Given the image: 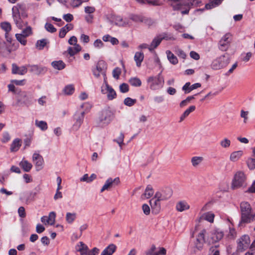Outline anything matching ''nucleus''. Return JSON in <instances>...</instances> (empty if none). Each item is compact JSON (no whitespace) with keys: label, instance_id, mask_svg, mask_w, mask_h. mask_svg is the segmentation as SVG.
<instances>
[{"label":"nucleus","instance_id":"nucleus-1","mask_svg":"<svg viewBox=\"0 0 255 255\" xmlns=\"http://www.w3.org/2000/svg\"><path fill=\"white\" fill-rule=\"evenodd\" d=\"M16 102L15 105L18 107H28L32 104V96L28 92L24 91H19L16 96Z\"/></svg>","mask_w":255,"mask_h":255},{"label":"nucleus","instance_id":"nucleus-2","mask_svg":"<svg viewBox=\"0 0 255 255\" xmlns=\"http://www.w3.org/2000/svg\"><path fill=\"white\" fill-rule=\"evenodd\" d=\"M147 82L150 83V87L152 90H155L162 86L164 83L163 77L159 73L157 77H150Z\"/></svg>","mask_w":255,"mask_h":255},{"label":"nucleus","instance_id":"nucleus-3","mask_svg":"<svg viewBox=\"0 0 255 255\" xmlns=\"http://www.w3.org/2000/svg\"><path fill=\"white\" fill-rule=\"evenodd\" d=\"M229 62L228 55H224L215 60L212 64V67L214 69H220L226 67Z\"/></svg>","mask_w":255,"mask_h":255},{"label":"nucleus","instance_id":"nucleus-4","mask_svg":"<svg viewBox=\"0 0 255 255\" xmlns=\"http://www.w3.org/2000/svg\"><path fill=\"white\" fill-rule=\"evenodd\" d=\"M17 48V45L15 43L9 44L5 42H0V52L3 56H6L10 54L12 51H15Z\"/></svg>","mask_w":255,"mask_h":255},{"label":"nucleus","instance_id":"nucleus-5","mask_svg":"<svg viewBox=\"0 0 255 255\" xmlns=\"http://www.w3.org/2000/svg\"><path fill=\"white\" fill-rule=\"evenodd\" d=\"M207 234L206 230L203 229L198 234L196 240L194 242L195 248L198 250L202 249L204 244L207 243V239H205V236Z\"/></svg>","mask_w":255,"mask_h":255},{"label":"nucleus","instance_id":"nucleus-6","mask_svg":"<svg viewBox=\"0 0 255 255\" xmlns=\"http://www.w3.org/2000/svg\"><path fill=\"white\" fill-rule=\"evenodd\" d=\"M112 113L110 111L105 110L103 111L98 120V124L101 126H104L108 125L111 121Z\"/></svg>","mask_w":255,"mask_h":255},{"label":"nucleus","instance_id":"nucleus-7","mask_svg":"<svg viewBox=\"0 0 255 255\" xmlns=\"http://www.w3.org/2000/svg\"><path fill=\"white\" fill-rule=\"evenodd\" d=\"M224 236L223 232L219 229L213 231L207 238V243L213 244L221 240Z\"/></svg>","mask_w":255,"mask_h":255},{"label":"nucleus","instance_id":"nucleus-8","mask_svg":"<svg viewBox=\"0 0 255 255\" xmlns=\"http://www.w3.org/2000/svg\"><path fill=\"white\" fill-rule=\"evenodd\" d=\"M109 19L111 23H114L115 25L119 26H126L130 24L128 20L126 19H123L121 16L112 14Z\"/></svg>","mask_w":255,"mask_h":255},{"label":"nucleus","instance_id":"nucleus-9","mask_svg":"<svg viewBox=\"0 0 255 255\" xmlns=\"http://www.w3.org/2000/svg\"><path fill=\"white\" fill-rule=\"evenodd\" d=\"M172 195V190L170 188L167 187L160 191H157L155 194V198L160 199L161 201L169 199Z\"/></svg>","mask_w":255,"mask_h":255},{"label":"nucleus","instance_id":"nucleus-10","mask_svg":"<svg viewBox=\"0 0 255 255\" xmlns=\"http://www.w3.org/2000/svg\"><path fill=\"white\" fill-rule=\"evenodd\" d=\"M241 215L240 225L241 224H249L255 221V218L254 217V213L252 210L241 213Z\"/></svg>","mask_w":255,"mask_h":255},{"label":"nucleus","instance_id":"nucleus-11","mask_svg":"<svg viewBox=\"0 0 255 255\" xmlns=\"http://www.w3.org/2000/svg\"><path fill=\"white\" fill-rule=\"evenodd\" d=\"M120 182V179L119 177H117L115 179L112 178H108L105 184L103 185L101 189V192H104L105 190H108L112 188L114 185H118Z\"/></svg>","mask_w":255,"mask_h":255},{"label":"nucleus","instance_id":"nucleus-12","mask_svg":"<svg viewBox=\"0 0 255 255\" xmlns=\"http://www.w3.org/2000/svg\"><path fill=\"white\" fill-rule=\"evenodd\" d=\"M160 199L155 198V196L150 201L149 203L151 208L152 213L154 214H158L161 210Z\"/></svg>","mask_w":255,"mask_h":255},{"label":"nucleus","instance_id":"nucleus-13","mask_svg":"<svg viewBox=\"0 0 255 255\" xmlns=\"http://www.w3.org/2000/svg\"><path fill=\"white\" fill-rule=\"evenodd\" d=\"M84 112H77L74 116V119L75 121L73 125V130H77L80 127L84 117Z\"/></svg>","mask_w":255,"mask_h":255},{"label":"nucleus","instance_id":"nucleus-14","mask_svg":"<svg viewBox=\"0 0 255 255\" xmlns=\"http://www.w3.org/2000/svg\"><path fill=\"white\" fill-rule=\"evenodd\" d=\"M25 10L26 7L24 4L22 3H17L12 8V14L21 15L23 18L27 16Z\"/></svg>","mask_w":255,"mask_h":255},{"label":"nucleus","instance_id":"nucleus-15","mask_svg":"<svg viewBox=\"0 0 255 255\" xmlns=\"http://www.w3.org/2000/svg\"><path fill=\"white\" fill-rule=\"evenodd\" d=\"M32 160L37 171H39L42 169L44 160L41 155L38 153H34L32 156Z\"/></svg>","mask_w":255,"mask_h":255},{"label":"nucleus","instance_id":"nucleus-16","mask_svg":"<svg viewBox=\"0 0 255 255\" xmlns=\"http://www.w3.org/2000/svg\"><path fill=\"white\" fill-rule=\"evenodd\" d=\"M11 73L13 74H18L23 75L27 72V68L25 66L18 67L16 64L13 63L11 65Z\"/></svg>","mask_w":255,"mask_h":255},{"label":"nucleus","instance_id":"nucleus-17","mask_svg":"<svg viewBox=\"0 0 255 255\" xmlns=\"http://www.w3.org/2000/svg\"><path fill=\"white\" fill-rule=\"evenodd\" d=\"M164 36L159 35L155 37L151 42L150 46L148 47L149 51H152L156 48L161 43V41L165 39Z\"/></svg>","mask_w":255,"mask_h":255},{"label":"nucleus","instance_id":"nucleus-18","mask_svg":"<svg viewBox=\"0 0 255 255\" xmlns=\"http://www.w3.org/2000/svg\"><path fill=\"white\" fill-rule=\"evenodd\" d=\"M21 15L12 14L13 19L16 26L21 29L24 25L27 24V22L23 21L20 17Z\"/></svg>","mask_w":255,"mask_h":255},{"label":"nucleus","instance_id":"nucleus-19","mask_svg":"<svg viewBox=\"0 0 255 255\" xmlns=\"http://www.w3.org/2000/svg\"><path fill=\"white\" fill-rule=\"evenodd\" d=\"M251 243V240L248 235H245L240 239V248L242 246V249H245L248 248Z\"/></svg>","mask_w":255,"mask_h":255},{"label":"nucleus","instance_id":"nucleus-20","mask_svg":"<svg viewBox=\"0 0 255 255\" xmlns=\"http://www.w3.org/2000/svg\"><path fill=\"white\" fill-rule=\"evenodd\" d=\"M106 87L107 92V98L109 100H112L117 96L115 91L110 87L108 83H106Z\"/></svg>","mask_w":255,"mask_h":255},{"label":"nucleus","instance_id":"nucleus-21","mask_svg":"<svg viewBox=\"0 0 255 255\" xmlns=\"http://www.w3.org/2000/svg\"><path fill=\"white\" fill-rule=\"evenodd\" d=\"M116 250V246L114 244H110L101 253V255H112Z\"/></svg>","mask_w":255,"mask_h":255},{"label":"nucleus","instance_id":"nucleus-22","mask_svg":"<svg viewBox=\"0 0 255 255\" xmlns=\"http://www.w3.org/2000/svg\"><path fill=\"white\" fill-rule=\"evenodd\" d=\"M189 205L185 201H180L176 204V210L179 212H182L189 209Z\"/></svg>","mask_w":255,"mask_h":255},{"label":"nucleus","instance_id":"nucleus-23","mask_svg":"<svg viewBox=\"0 0 255 255\" xmlns=\"http://www.w3.org/2000/svg\"><path fill=\"white\" fill-rule=\"evenodd\" d=\"M252 209L250 204L247 202H243L240 204V213L249 212Z\"/></svg>","mask_w":255,"mask_h":255},{"label":"nucleus","instance_id":"nucleus-24","mask_svg":"<svg viewBox=\"0 0 255 255\" xmlns=\"http://www.w3.org/2000/svg\"><path fill=\"white\" fill-rule=\"evenodd\" d=\"M215 215L213 213L211 212H207L203 214V215L200 217L201 220H205L210 223H213L214 222Z\"/></svg>","mask_w":255,"mask_h":255},{"label":"nucleus","instance_id":"nucleus-25","mask_svg":"<svg viewBox=\"0 0 255 255\" xmlns=\"http://www.w3.org/2000/svg\"><path fill=\"white\" fill-rule=\"evenodd\" d=\"M19 165L25 172H29L32 167V164L27 160L21 161Z\"/></svg>","mask_w":255,"mask_h":255},{"label":"nucleus","instance_id":"nucleus-26","mask_svg":"<svg viewBox=\"0 0 255 255\" xmlns=\"http://www.w3.org/2000/svg\"><path fill=\"white\" fill-rule=\"evenodd\" d=\"M144 58L143 53L142 52H136L134 56V59L136 62V64L137 66L139 67L141 65V63L143 61Z\"/></svg>","mask_w":255,"mask_h":255},{"label":"nucleus","instance_id":"nucleus-27","mask_svg":"<svg viewBox=\"0 0 255 255\" xmlns=\"http://www.w3.org/2000/svg\"><path fill=\"white\" fill-rule=\"evenodd\" d=\"M223 0H210V2L205 5V8L207 9H211L219 5Z\"/></svg>","mask_w":255,"mask_h":255},{"label":"nucleus","instance_id":"nucleus-28","mask_svg":"<svg viewBox=\"0 0 255 255\" xmlns=\"http://www.w3.org/2000/svg\"><path fill=\"white\" fill-rule=\"evenodd\" d=\"M80 245H78L79 248L77 251L79 252L81 255H87L88 252V248L87 245L84 244L83 242H80Z\"/></svg>","mask_w":255,"mask_h":255},{"label":"nucleus","instance_id":"nucleus-29","mask_svg":"<svg viewBox=\"0 0 255 255\" xmlns=\"http://www.w3.org/2000/svg\"><path fill=\"white\" fill-rule=\"evenodd\" d=\"M203 161V157L201 156H194L191 158V162L194 167H197Z\"/></svg>","mask_w":255,"mask_h":255},{"label":"nucleus","instance_id":"nucleus-30","mask_svg":"<svg viewBox=\"0 0 255 255\" xmlns=\"http://www.w3.org/2000/svg\"><path fill=\"white\" fill-rule=\"evenodd\" d=\"M195 108V106H191L188 109H187L180 117V122H181L183 121L184 119L187 117L191 112L194 111Z\"/></svg>","mask_w":255,"mask_h":255},{"label":"nucleus","instance_id":"nucleus-31","mask_svg":"<svg viewBox=\"0 0 255 255\" xmlns=\"http://www.w3.org/2000/svg\"><path fill=\"white\" fill-rule=\"evenodd\" d=\"M103 40L104 41H110L113 45H117L119 43V40L118 39L115 37H112L110 35H104L103 37Z\"/></svg>","mask_w":255,"mask_h":255},{"label":"nucleus","instance_id":"nucleus-32","mask_svg":"<svg viewBox=\"0 0 255 255\" xmlns=\"http://www.w3.org/2000/svg\"><path fill=\"white\" fill-rule=\"evenodd\" d=\"M52 66L54 68L60 70L64 69L65 67L64 63L61 60L58 61H54L52 62Z\"/></svg>","mask_w":255,"mask_h":255},{"label":"nucleus","instance_id":"nucleus-33","mask_svg":"<svg viewBox=\"0 0 255 255\" xmlns=\"http://www.w3.org/2000/svg\"><path fill=\"white\" fill-rule=\"evenodd\" d=\"M166 54L167 55L168 59L169 60L170 63L174 65L178 63V59L177 57L170 51H167Z\"/></svg>","mask_w":255,"mask_h":255},{"label":"nucleus","instance_id":"nucleus-34","mask_svg":"<svg viewBox=\"0 0 255 255\" xmlns=\"http://www.w3.org/2000/svg\"><path fill=\"white\" fill-rule=\"evenodd\" d=\"M29 66L30 67V71L36 75L40 74L43 70V68L40 67L37 65H29Z\"/></svg>","mask_w":255,"mask_h":255},{"label":"nucleus","instance_id":"nucleus-35","mask_svg":"<svg viewBox=\"0 0 255 255\" xmlns=\"http://www.w3.org/2000/svg\"><path fill=\"white\" fill-rule=\"evenodd\" d=\"M239 186V174L238 172H237L234 178L233 179L231 188L232 189H235L238 188Z\"/></svg>","mask_w":255,"mask_h":255},{"label":"nucleus","instance_id":"nucleus-36","mask_svg":"<svg viewBox=\"0 0 255 255\" xmlns=\"http://www.w3.org/2000/svg\"><path fill=\"white\" fill-rule=\"evenodd\" d=\"M253 54L251 52L243 53L242 54L241 61L245 63L248 62L252 57Z\"/></svg>","mask_w":255,"mask_h":255},{"label":"nucleus","instance_id":"nucleus-37","mask_svg":"<svg viewBox=\"0 0 255 255\" xmlns=\"http://www.w3.org/2000/svg\"><path fill=\"white\" fill-rule=\"evenodd\" d=\"M35 125L40 128L42 130H45L47 129V123L43 121H35Z\"/></svg>","mask_w":255,"mask_h":255},{"label":"nucleus","instance_id":"nucleus-38","mask_svg":"<svg viewBox=\"0 0 255 255\" xmlns=\"http://www.w3.org/2000/svg\"><path fill=\"white\" fill-rule=\"evenodd\" d=\"M56 217V214L54 212H51L49 213L48 217L46 219V223L51 225H52L55 223Z\"/></svg>","mask_w":255,"mask_h":255},{"label":"nucleus","instance_id":"nucleus-39","mask_svg":"<svg viewBox=\"0 0 255 255\" xmlns=\"http://www.w3.org/2000/svg\"><path fill=\"white\" fill-rule=\"evenodd\" d=\"M20 146V140L18 139H15L10 146V150L11 151H17Z\"/></svg>","mask_w":255,"mask_h":255},{"label":"nucleus","instance_id":"nucleus-40","mask_svg":"<svg viewBox=\"0 0 255 255\" xmlns=\"http://www.w3.org/2000/svg\"><path fill=\"white\" fill-rule=\"evenodd\" d=\"M76 217V213H67L66 215V220L68 223L71 224L75 220Z\"/></svg>","mask_w":255,"mask_h":255},{"label":"nucleus","instance_id":"nucleus-41","mask_svg":"<svg viewBox=\"0 0 255 255\" xmlns=\"http://www.w3.org/2000/svg\"><path fill=\"white\" fill-rule=\"evenodd\" d=\"M65 95H72L74 91V88L72 85L66 86L63 90Z\"/></svg>","mask_w":255,"mask_h":255},{"label":"nucleus","instance_id":"nucleus-42","mask_svg":"<svg viewBox=\"0 0 255 255\" xmlns=\"http://www.w3.org/2000/svg\"><path fill=\"white\" fill-rule=\"evenodd\" d=\"M230 43L227 42H224L223 40H220L219 43V48L223 51H226L229 47Z\"/></svg>","mask_w":255,"mask_h":255},{"label":"nucleus","instance_id":"nucleus-43","mask_svg":"<svg viewBox=\"0 0 255 255\" xmlns=\"http://www.w3.org/2000/svg\"><path fill=\"white\" fill-rule=\"evenodd\" d=\"M37 193L35 192H30L26 196L25 198V202L26 204H28L34 201L35 197L36 196Z\"/></svg>","mask_w":255,"mask_h":255},{"label":"nucleus","instance_id":"nucleus-44","mask_svg":"<svg viewBox=\"0 0 255 255\" xmlns=\"http://www.w3.org/2000/svg\"><path fill=\"white\" fill-rule=\"evenodd\" d=\"M153 190L152 188L150 186H148L146 187L143 196H144L145 198L148 199L153 195Z\"/></svg>","mask_w":255,"mask_h":255},{"label":"nucleus","instance_id":"nucleus-45","mask_svg":"<svg viewBox=\"0 0 255 255\" xmlns=\"http://www.w3.org/2000/svg\"><path fill=\"white\" fill-rule=\"evenodd\" d=\"M129 83L133 86L139 87L141 84V82L137 78H132L129 80Z\"/></svg>","mask_w":255,"mask_h":255},{"label":"nucleus","instance_id":"nucleus-46","mask_svg":"<svg viewBox=\"0 0 255 255\" xmlns=\"http://www.w3.org/2000/svg\"><path fill=\"white\" fill-rule=\"evenodd\" d=\"M47 43V41L46 39H42L37 41L36 46L38 49L41 50L43 49Z\"/></svg>","mask_w":255,"mask_h":255},{"label":"nucleus","instance_id":"nucleus-47","mask_svg":"<svg viewBox=\"0 0 255 255\" xmlns=\"http://www.w3.org/2000/svg\"><path fill=\"white\" fill-rule=\"evenodd\" d=\"M156 250V248L155 245H152L145 252V255H158V253Z\"/></svg>","mask_w":255,"mask_h":255},{"label":"nucleus","instance_id":"nucleus-48","mask_svg":"<svg viewBox=\"0 0 255 255\" xmlns=\"http://www.w3.org/2000/svg\"><path fill=\"white\" fill-rule=\"evenodd\" d=\"M139 3H143L147 2L149 4L154 5H158L160 4V2L158 0H136Z\"/></svg>","mask_w":255,"mask_h":255},{"label":"nucleus","instance_id":"nucleus-49","mask_svg":"<svg viewBox=\"0 0 255 255\" xmlns=\"http://www.w3.org/2000/svg\"><path fill=\"white\" fill-rule=\"evenodd\" d=\"M15 37L17 40L23 45H25L26 44V40L25 39L26 36L22 34H16Z\"/></svg>","mask_w":255,"mask_h":255},{"label":"nucleus","instance_id":"nucleus-50","mask_svg":"<svg viewBox=\"0 0 255 255\" xmlns=\"http://www.w3.org/2000/svg\"><path fill=\"white\" fill-rule=\"evenodd\" d=\"M136 102V99H133L129 97L126 98L124 102L125 105L129 107L133 106Z\"/></svg>","mask_w":255,"mask_h":255},{"label":"nucleus","instance_id":"nucleus-51","mask_svg":"<svg viewBox=\"0 0 255 255\" xmlns=\"http://www.w3.org/2000/svg\"><path fill=\"white\" fill-rule=\"evenodd\" d=\"M130 19L135 22H139V21L143 22L144 21V22H146V21H145V19H144L141 16L137 15H131L130 17ZM146 20H147L146 19Z\"/></svg>","mask_w":255,"mask_h":255},{"label":"nucleus","instance_id":"nucleus-52","mask_svg":"<svg viewBox=\"0 0 255 255\" xmlns=\"http://www.w3.org/2000/svg\"><path fill=\"white\" fill-rule=\"evenodd\" d=\"M237 236V233L234 228H230L229 233L227 236L228 239L230 240L234 239Z\"/></svg>","mask_w":255,"mask_h":255},{"label":"nucleus","instance_id":"nucleus-53","mask_svg":"<svg viewBox=\"0 0 255 255\" xmlns=\"http://www.w3.org/2000/svg\"><path fill=\"white\" fill-rule=\"evenodd\" d=\"M230 160L233 162H236L239 159V151H234L231 154Z\"/></svg>","mask_w":255,"mask_h":255},{"label":"nucleus","instance_id":"nucleus-54","mask_svg":"<svg viewBox=\"0 0 255 255\" xmlns=\"http://www.w3.org/2000/svg\"><path fill=\"white\" fill-rule=\"evenodd\" d=\"M196 95H195L196 96ZM194 96H189L185 100L182 101L180 103V107H183L185 106L188 103L190 102L191 100L194 99L195 97Z\"/></svg>","mask_w":255,"mask_h":255},{"label":"nucleus","instance_id":"nucleus-55","mask_svg":"<svg viewBox=\"0 0 255 255\" xmlns=\"http://www.w3.org/2000/svg\"><path fill=\"white\" fill-rule=\"evenodd\" d=\"M209 255H220V251L218 250L217 246H213L210 248Z\"/></svg>","mask_w":255,"mask_h":255},{"label":"nucleus","instance_id":"nucleus-56","mask_svg":"<svg viewBox=\"0 0 255 255\" xmlns=\"http://www.w3.org/2000/svg\"><path fill=\"white\" fill-rule=\"evenodd\" d=\"M231 141L228 138H224L220 141V145L223 148H228L230 146Z\"/></svg>","mask_w":255,"mask_h":255},{"label":"nucleus","instance_id":"nucleus-57","mask_svg":"<svg viewBox=\"0 0 255 255\" xmlns=\"http://www.w3.org/2000/svg\"><path fill=\"white\" fill-rule=\"evenodd\" d=\"M122 72L121 68L117 67L113 71V76L116 79H119Z\"/></svg>","mask_w":255,"mask_h":255},{"label":"nucleus","instance_id":"nucleus-58","mask_svg":"<svg viewBox=\"0 0 255 255\" xmlns=\"http://www.w3.org/2000/svg\"><path fill=\"white\" fill-rule=\"evenodd\" d=\"M1 27L2 29L6 31V33H7V32L11 30V25L10 23L8 22L1 23Z\"/></svg>","mask_w":255,"mask_h":255},{"label":"nucleus","instance_id":"nucleus-59","mask_svg":"<svg viewBox=\"0 0 255 255\" xmlns=\"http://www.w3.org/2000/svg\"><path fill=\"white\" fill-rule=\"evenodd\" d=\"M249 113L248 111H241L240 116L244 119L243 123L244 124H246L248 122Z\"/></svg>","mask_w":255,"mask_h":255},{"label":"nucleus","instance_id":"nucleus-60","mask_svg":"<svg viewBox=\"0 0 255 255\" xmlns=\"http://www.w3.org/2000/svg\"><path fill=\"white\" fill-rule=\"evenodd\" d=\"M45 28L48 31L51 33L55 32L56 31V29L51 23H46L45 25Z\"/></svg>","mask_w":255,"mask_h":255},{"label":"nucleus","instance_id":"nucleus-61","mask_svg":"<svg viewBox=\"0 0 255 255\" xmlns=\"http://www.w3.org/2000/svg\"><path fill=\"white\" fill-rule=\"evenodd\" d=\"M14 84H10L8 85V88L9 91L12 92L13 93L16 94L17 95V93L20 90L16 89L14 85Z\"/></svg>","mask_w":255,"mask_h":255},{"label":"nucleus","instance_id":"nucleus-62","mask_svg":"<svg viewBox=\"0 0 255 255\" xmlns=\"http://www.w3.org/2000/svg\"><path fill=\"white\" fill-rule=\"evenodd\" d=\"M247 164L248 167L251 169H254L255 168V159L250 158L248 160Z\"/></svg>","mask_w":255,"mask_h":255},{"label":"nucleus","instance_id":"nucleus-63","mask_svg":"<svg viewBox=\"0 0 255 255\" xmlns=\"http://www.w3.org/2000/svg\"><path fill=\"white\" fill-rule=\"evenodd\" d=\"M120 90L122 93L128 92L129 90L128 85L126 83H123L120 86Z\"/></svg>","mask_w":255,"mask_h":255},{"label":"nucleus","instance_id":"nucleus-64","mask_svg":"<svg viewBox=\"0 0 255 255\" xmlns=\"http://www.w3.org/2000/svg\"><path fill=\"white\" fill-rule=\"evenodd\" d=\"M232 40V35L230 33H226L221 39L223 41L230 43Z\"/></svg>","mask_w":255,"mask_h":255}]
</instances>
